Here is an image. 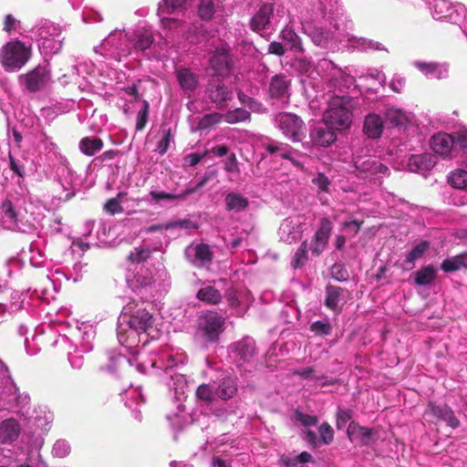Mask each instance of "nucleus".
Here are the masks:
<instances>
[{
	"mask_svg": "<svg viewBox=\"0 0 467 467\" xmlns=\"http://www.w3.org/2000/svg\"><path fill=\"white\" fill-rule=\"evenodd\" d=\"M352 100L348 97H334L324 113V121L335 130H342L352 122Z\"/></svg>",
	"mask_w": 467,
	"mask_h": 467,
	"instance_id": "6e6552de",
	"label": "nucleus"
},
{
	"mask_svg": "<svg viewBox=\"0 0 467 467\" xmlns=\"http://www.w3.org/2000/svg\"><path fill=\"white\" fill-rule=\"evenodd\" d=\"M127 400L125 404L129 408H132L133 404H140L144 402V398L141 393L140 388L130 389L126 392Z\"/></svg>",
	"mask_w": 467,
	"mask_h": 467,
	"instance_id": "e2e57ef3",
	"label": "nucleus"
},
{
	"mask_svg": "<svg viewBox=\"0 0 467 467\" xmlns=\"http://www.w3.org/2000/svg\"><path fill=\"white\" fill-rule=\"evenodd\" d=\"M0 389H7L12 391L16 389V384L14 383L7 367L0 360Z\"/></svg>",
	"mask_w": 467,
	"mask_h": 467,
	"instance_id": "13d9d810",
	"label": "nucleus"
},
{
	"mask_svg": "<svg viewBox=\"0 0 467 467\" xmlns=\"http://www.w3.org/2000/svg\"><path fill=\"white\" fill-rule=\"evenodd\" d=\"M94 50L107 58L119 62L133 56L130 31L113 30L102 40L99 46L94 47Z\"/></svg>",
	"mask_w": 467,
	"mask_h": 467,
	"instance_id": "423d86ee",
	"label": "nucleus"
},
{
	"mask_svg": "<svg viewBox=\"0 0 467 467\" xmlns=\"http://www.w3.org/2000/svg\"><path fill=\"white\" fill-rule=\"evenodd\" d=\"M186 259L193 265L201 267L213 259L211 247L202 243H192L184 251Z\"/></svg>",
	"mask_w": 467,
	"mask_h": 467,
	"instance_id": "f3484780",
	"label": "nucleus"
},
{
	"mask_svg": "<svg viewBox=\"0 0 467 467\" xmlns=\"http://www.w3.org/2000/svg\"><path fill=\"white\" fill-rule=\"evenodd\" d=\"M70 452V445L65 440H58L53 446L52 453L58 458H64Z\"/></svg>",
	"mask_w": 467,
	"mask_h": 467,
	"instance_id": "0e129e2a",
	"label": "nucleus"
},
{
	"mask_svg": "<svg viewBox=\"0 0 467 467\" xmlns=\"http://www.w3.org/2000/svg\"><path fill=\"white\" fill-rule=\"evenodd\" d=\"M383 127L381 118L377 114L371 113L365 118L363 131L368 138L377 139L380 137Z\"/></svg>",
	"mask_w": 467,
	"mask_h": 467,
	"instance_id": "f704fd0d",
	"label": "nucleus"
},
{
	"mask_svg": "<svg viewBox=\"0 0 467 467\" xmlns=\"http://www.w3.org/2000/svg\"><path fill=\"white\" fill-rule=\"evenodd\" d=\"M197 297L207 304L216 305L221 301L222 294L211 282H208L203 284L198 291Z\"/></svg>",
	"mask_w": 467,
	"mask_h": 467,
	"instance_id": "4c0bfd02",
	"label": "nucleus"
},
{
	"mask_svg": "<svg viewBox=\"0 0 467 467\" xmlns=\"http://www.w3.org/2000/svg\"><path fill=\"white\" fill-rule=\"evenodd\" d=\"M333 230V224L327 218H322L319 226L308 245L314 256L320 255L326 249Z\"/></svg>",
	"mask_w": 467,
	"mask_h": 467,
	"instance_id": "4468645a",
	"label": "nucleus"
},
{
	"mask_svg": "<svg viewBox=\"0 0 467 467\" xmlns=\"http://www.w3.org/2000/svg\"><path fill=\"white\" fill-rule=\"evenodd\" d=\"M210 64L218 76L226 75L230 71L231 58L229 47L226 44H222L214 50L210 58Z\"/></svg>",
	"mask_w": 467,
	"mask_h": 467,
	"instance_id": "4be33fe9",
	"label": "nucleus"
},
{
	"mask_svg": "<svg viewBox=\"0 0 467 467\" xmlns=\"http://www.w3.org/2000/svg\"><path fill=\"white\" fill-rule=\"evenodd\" d=\"M426 414H431L432 416L445 421L447 425L451 428H457L460 424L459 420L454 416L453 411L445 404L430 402Z\"/></svg>",
	"mask_w": 467,
	"mask_h": 467,
	"instance_id": "cd10ccee",
	"label": "nucleus"
},
{
	"mask_svg": "<svg viewBox=\"0 0 467 467\" xmlns=\"http://www.w3.org/2000/svg\"><path fill=\"white\" fill-rule=\"evenodd\" d=\"M177 80L184 92H192L198 84L196 76L187 68H180L177 70Z\"/></svg>",
	"mask_w": 467,
	"mask_h": 467,
	"instance_id": "ea45409f",
	"label": "nucleus"
},
{
	"mask_svg": "<svg viewBox=\"0 0 467 467\" xmlns=\"http://www.w3.org/2000/svg\"><path fill=\"white\" fill-rule=\"evenodd\" d=\"M348 299V292L346 289L334 285L327 286L325 306L329 309L339 313Z\"/></svg>",
	"mask_w": 467,
	"mask_h": 467,
	"instance_id": "5701e85b",
	"label": "nucleus"
},
{
	"mask_svg": "<svg viewBox=\"0 0 467 467\" xmlns=\"http://www.w3.org/2000/svg\"><path fill=\"white\" fill-rule=\"evenodd\" d=\"M223 119V114L220 113H210L202 117H196L192 119V130H208L219 123Z\"/></svg>",
	"mask_w": 467,
	"mask_h": 467,
	"instance_id": "e433bc0d",
	"label": "nucleus"
},
{
	"mask_svg": "<svg viewBox=\"0 0 467 467\" xmlns=\"http://www.w3.org/2000/svg\"><path fill=\"white\" fill-rule=\"evenodd\" d=\"M318 431H319V435H320V440L325 444H329L333 441L334 431L328 423L325 422V423L321 424L318 429Z\"/></svg>",
	"mask_w": 467,
	"mask_h": 467,
	"instance_id": "774afa93",
	"label": "nucleus"
},
{
	"mask_svg": "<svg viewBox=\"0 0 467 467\" xmlns=\"http://www.w3.org/2000/svg\"><path fill=\"white\" fill-rule=\"evenodd\" d=\"M132 358H127L123 355H113L109 358V369L113 371L117 367H122L127 364L135 365L140 372H149V369H163L166 374H170V381L167 382L169 388L173 389L177 400L188 391L189 382L185 376L180 372H173V368H178L184 364L186 356L169 346L162 347L160 351L149 352L145 344L138 349L131 352Z\"/></svg>",
	"mask_w": 467,
	"mask_h": 467,
	"instance_id": "f257e3e1",
	"label": "nucleus"
},
{
	"mask_svg": "<svg viewBox=\"0 0 467 467\" xmlns=\"http://www.w3.org/2000/svg\"><path fill=\"white\" fill-rule=\"evenodd\" d=\"M387 119L396 126H403L409 121V114L400 109L390 107L386 110Z\"/></svg>",
	"mask_w": 467,
	"mask_h": 467,
	"instance_id": "09e8293b",
	"label": "nucleus"
},
{
	"mask_svg": "<svg viewBox=\"0 0 467 467\" xmlns=\"http://www.w3.org/2000/svg\"><path fill=\"white\" fill-rule=\"evenodd\" d=\"M293 67L301 74H306L309 77H312V74L314 73V67L306 58H296Z\"/></svg>",
	"mask_w": 467,
	"mask_h": 467,
	"instance_id": "69168bd1",
	"label": "nucleus"
},
{
	"mask_svg": "<svg viewBox=\"0 0 467 467\" xmlns=\"http://www.w3.org/2000/svg\"><path fill=\"white\" fill-rule=\"evenodd\" d=\"M306 226V219L304 215L297 214L285 219L278 231L280 240L287 244L296 242L301 238Z\"/></svg>",
	"mask_w": 467,
	"mask_h": 467,
	"instance_id": "f8f14e48",
	"label": "nucleus"
},
{
	"mask_svg": "<svg viewBox=\"0 0 467 467\" xmlns=\"http://www.w3.org/2000/svg\"><path fill=\"white\" fill-rule=\"evenodd\" d=\"M151 255V250L150 247L143 244L138 247H135L129 254V267H139L145 265V263Z\"/></svg>",
	"mask_w": 467,
	"mask_h": 467,
	"instance_id": "c9c22d12",
	"label": "nucleus"
},
{
	"mask_svg": "<svg viewBox=\"0 0 467 467\" xmlns=\"http://www.w3.org/2000/svg\"><path fill=\"white\" fill-rule=\"evenodd\" d=\"M414 66L428 78L441 79L448 76V67L444 64L415 61Z\"/></svg>",
	"mask_w": 467,
	"mask_h": 467,
	"instance_id": "2f4dec72",
	"label": "nucleus"
},
{
	"mask_svg": "<svg viewBox=\"0 0 467 467\" xmlns=\"http://www.w3.org/2000/svg\"><path fill=\"white\" fill-rule=\"evenodd\" d=\"M130 40L133 56H137L140 52H144L151 47L153 35L150 28L138 27L133 31H130Z\"/></svg>",
	"mask_w": 467,
	"mask_h": 467,
	"instance_id": "412c9836",
	"label": "nucleus"
},
{
	"mask_svg": "<svg viewBox=\"0 0 467 467\" xmlns=\"http://www.w3.org/2000/svg\"><path fill=\"white\" fill-rule=\"evenodd\" d=\"M455 139L451 135L444 132H439L431 137V148L436 153L442 157H449Z\"/></svg>",
	"mask_w": 467,
	"mask_h": 467,
	"instance_id": "bb28decb",
	"label": "nucleus"
},
{
	"mask_svg": "<svg viewBox=\"0 0 467 467\" xmlns=\"http://www.w3.org/2000/svg\"><path fill=\"white\" fill-rule=\"evenodd\" d=\"M153 324V316L146 309L144 303L131 300L123 306L119 317L118 340L127 348H136L141 340L140 336L146 337L150 335Z\"/></svg>",
	"mask_w": 467,
	"mask_h": 467,
	"instance_id": "7ed1b4c3",
	"label": "nucleus"
},
{
	"mask_svg": "<svg viewBox=\"0 0 467 467\" xmlns=\"http://www.w3.org/2000/svg\"><path fill=\"white\" fill-rule=\"evenodd\" d=\"M39 47L46 55L57 54L62 47V39L60 36H52L39 43Z\"/></svg>",
	"mask_w": 467,
	"mask_h": 467,
	"instance_id": "603ef678",
	"label": "nucleus"
},
{
	"mask_svg": "<svg viewBox=\"0 0 467 467\" xmlns=\"http://www.w3.org/2000/svg\"><path fill=\"white\" fill-rule=\"evenodd\" d=\"M22 431L20 422L15 418L0 421V443L12 444L19 438Z\"/></svg>",
	"mask_w": 467,
	"mask_h": 467,
	"instance_id": "b1692460",
	"label": "nucleus"
},
{
	"mask_svg": "<svg viewBox=\"0 0 467 467\" xmlns=\"http://www.w3.org/2000/svg\"><path fill=\"white\" fill-rule=\"evenodd\" d=\"M22 306H23V300L20 299V296L16 293L13 296V301L9 305L0 303V311L3 313H5V312L13 313V312L19 310Z\"/></svg>",
	"mask_w": 467,
	"mask_h": 467,
	"instance_id": "338daca9",
	"label": "nucleus"
},
{
	"mask_svg": "<svg viewBox=\"0 0 467 467\" xmlns=\"http://www.w3.org/2000/svg\"><path fill=\"white\" fill-rule=\"evenodd\" d=\"M231 354L239 367L252 363L255 356V345L254 339L246 337L234 343L231 346Z\"/></svg>",
	"mask_w": 467,
	"mask_h": 467,
	"instance_id": "6ab92c4d",
	"label": "nucleus"
},
{
	"mask_svg": "<svg viewBox=\"0 0 467 467\" xmlns=\"http://www.w3.org/2000/svg\"><path fill=\"white\" fill-rule=\"evenodd\" d=\"M348 435L351 441H359L363 444H368L371 439L372 431L368 428L351 422L348 427Z\"/></svg>",
	"mask_w": 467,
	"mask_h": 467,
	"instance_id": "79ce46f5",
	"label": "nucleus"
},
{
	"mask_svg": "<svg viewBox=\"0 0 467 467\" xmlns=\"http://www.w3.org/2000/svg\"><path fill=\"white\" fill-rule=\"evenodd\" d=\"M333 230V224L327 218H322L319 226L308 245L314 256L320 255L326 249Z\"/></svg>",
	"mask_w": 467,
	"mask_h": 467,
	"instance_id": "2eb2a0df",
	"label": "nucleus"
},
{
	"mask_svg": "<svg viewBox=\"0 0 467 467\" xmlns=\"http://www.w3.org/2000/svg\"><path fill=\"white\" fill-rule=\"evenodd\" d=\"M354 167L359 173L369 171L371 173H383L388 170L386 166L369 156L363 157L355 155L353 158Z\"/></svg>",
	"mask_w": 467,
	"mask_h": 467,
	"instance_id": "c756f323",
	"label": "nucleus"
},
{
	"mask_svg": "<svg viewBox=\"0 0 467 467\" xmlns=\"http://www.w3.org/2000/svg\"><path fill=\"white\" fill-rule=\"evenodd\" d=\"M289 88V79H287L285 76L276 75L272 78L270 82L269 92L272 97L280 99H287L290 95Z\"/></svg>",
	"mask_w": 467,
	"mask_h": 467,
	"instance_id": "473e14b6",
	"label": "nucleus"
},
{
	"mask_svg": "<svg viewBox=\"0 0 467 467\" xmlns=\"http://www.w3.org/2000/svg\"><path fill=\"white\" fill-rule=\"evenodd\" d=\"M237 391L235 379L228 377L223 379L215 389V394L222 400L233 398Z\"/></svg>",
	"mask_w": 467,
	"mask_h": 467,
	"instance_id": "a19ab883",
	"label": "nucleus"
},
{
	"mask_svg": "<svg viewBox=\"0 0 467 467\" xmlns=\"http://www.w3.org/2000/svg\"><path fill=\"white\" fill-rule=\"evenodd\" d=\"M282 40L290 50L303 53L304 47L301 43L300 37L296 34L294 29L285 26L280 33Z\"/></svg>",
	"mask_w": 467,
	"mask_h": 467,
	"instance_id": "58836bf2",
	"label": "nucleus"
},
{
	"mask_svg": "<svg viewBox=\"0 0 467 467\" xmlns=\"http://www.w3.org/2000/svg\"><path fill=\"white\" fill-rule=\"evenodd\" d=\"M73 337L74 338L70 339L63 336L57 343L62 344L70 341L74 345L75 352L78 351V348H80V352H89L92 349V342L95 337V330L92 327L86 326L84 330L78 328Z\"/></svg>",
	"mask_w": 467,
	"mask_h": 467,
	"instance_id": "a211bd4d",
	"label": "nucleus"
},
{
	"mask_svg": "<svg viewBox=\"0 0 467 467\" xmlns=\"http://www.w3.org/2000/svg\"><path fill=\"white\" fill-rule=\"evenodd\" d=\"M184 1L161 0L159 4L158 16L166 37H188V35L195 33L200 28L201 25L190 21Z\"/></svg>",
	"mask_w": 467,
	"mask_h": 467,
	"instance_id": "20e7f679",
	"label": "nucleus"
},
{
	"mask_svg": "<svg viewBox=\"0 0 467 467\" xmlns=\"http://www.w3.org/2000/svg\"><path fill=\"white\" fill-rule=\"evenodd\" d=\"M169 230L174 231L177 235L188 234L198 228L196 223L190 219H181L168 222Z\"/></svg>",
	"mask_w": 467,
	"mask_h": 467,
	"instance_id": "37998d69",
	"label": "nucleus"
},
{
	"mask_svg": "<svg viewBox=\"0 0 467 467\" xmlns=\"http://www.w3.org/2000/svg\"><path fill=\"white\" fill-rule=\"evenodd\" d=\"M225 205L228 211L240 213L246 208L248 201L239 193L230 192L225 197Z\"/></svg>",
	"mask_w": 467,
	"mask_h": 467,
	"instance_id": "c03bdc74",
	"label": "nucleus"
},
{
	"mask_svg": "<svg viewBox=\"0 0 467 467\" xmlns=\"http://www.w3.org/2000/svg\"><path fill=\"white\" fill-rule=\"evenodd\" d=\"M436 164V158L431 153L411 155L408 160V169L412 172H424L432 169Z\"/></svg>",
	"mask_w": 467,
	"mask_h": 467,
	"instance_id": "c85d7f7f",
	"label": "nucleus"
},
{
	"mask_svg": "<svg viewBox=\"0 0 467 467\" xmlns=\"http://www.w3.org/2000/svg\"><path fill=\"white\" fill-rule=\"evenodd\" d=\"M342 16H328L327 21L330 26L334 28H327L320 26H314L310 23L303 25L305 33L311 38L312 42L320 47L327 48L332 51L342 48H353L358 50H382L384 47L380 43L372 40L357 37L351 36L348 31V25Z\"/></svg>",
	"mask_w": 467,
	"mask_h": 467,
	"instance_id": "f03ea898",
	"label": "nucleus"
},
{
	"mask_svg": "<svg viewBox=\"0 0 467 467\" xmlns=\"http://www.w3.org/2000/svg\"><path fill=\"white\" fill-rule=\"evenodd\" d=\"M61 30L54 24L46 23L38 28V36L39 41L52 37V36H60Z\"/></svg>",
	"mask_w": 467,
	"mask_h": 467,
	"instance_id": "052dcab7",
	"label": "nucleus"
},
{
	"mask_svg": "<svg viewBox=\"0 0 467 467\" xmlns=\"http://www.w3.org/2000/svg\"><path fill=\"white\" fill-rule=\"evenodd\" d=\"M31 56V44L11 40L0 50V63L5 71L17 72L29 61Z\"/></svg>",
	"mask_w": 467,
	"mask_h": 467,
	"instance_id": "0eeeda50",
	"label": "nucleus"
},
{
	"mask_svg": "<svg viewBox=\"0 0 467 467\" xmlns=\"http://www.w3.org/2000/svg\"><path fill=\"white\" fill-rule=\"evenodd\" d=\"M150 202L162 204L164 202H171L180 200L185 196V194L178 195L170 192L152 190L150 192Z\"/></svg>",
	"mask_w": 467,
	"mask_h": 467,
	"instance_id": "3c124183",
	"label": "nucleus"
},
{
	"mask_svg": "<svg viewBox=\"0 0 467 467\" xmlns=\"http://www.w3.org/2000/svg\"><path fill=\"white\" fill-rule=\"evenodd\" d=\"M225 318L217 312L209 311L201 315L197 324V337L205 342L215 343L224 330Z\"/></svg>",
	"mask_w": 467,
	"mask_h": 467,
	"instance_id": "1a4fd4ad",
	"label": "nucleus"
},
{
	"mask_svg": "<svg viewBox=\"0 0 467 467\" xmlns=\"http://www.w3.org/2000/svg\"><path fill=\"white\" fill-rule=\"evenodd\" d=\"M3 392H5L9 395H15V400L16 402V405L18 406L17 413L21 414L22 416H26L28 414L29 410V403H30V398L27 394H17V388L16 387V389H13L12 391H8L7 389H2Z\"/></svg>",
	"mask_w": 467,
	"mask_h": 467,
	"instance_id": "8fccbe9b",
	"label": "nucleus"
},
{
	"mask_svg": "<svg viewBox=\"0 0 467 467\" xmlns=\"http://www.w3.org/2000/svg\"><path fill=\"white\" fill-rule=\"evenodd\" d=\"M310 330L317 336H328L332 332V326L328 321L318 320L311 324Z\"/></svg>",
	"mask_w": 467,
	"mask_h": 467,
	"instance_id": "680f3d73",
	"label": "nucleus"
},
{
	"mask_svg": "<svg viewBox=\"0 0 467 467\" xmlns=\"http://www.w3.org/2000/svg\"><path fill=\"white\" fill-rule=\"evenodd\" d=\"M314 72L319 76L327 77L333 81L340 78L348 87L354 83L353 77L348 75L341 68L336 67L331 60L326 58L318 61L317 65L314 67Z\"/></svg>",
	"mask_w": 467,
	"mask_h": 467,
	"instance_id": "aec40b11",
	"label": "nucleus"
},
{
	"mask_svg": "<svg viewBox=\"0 0 467 467\" xmlns=\"http://www.w3.org/2000/svg\"><path fill=\"white\" fill-rule=\"evenodd\" d=\"M466 266H467V256L464 254H458L453 257L445 259L442 262L441 268L444 272L450 273V272L459 271L462 268H465Z\"/></svg>",
	"mask_w": 467,
	"mask_h": 467,
	"instance_id": "a18cd8bd",
	"label": "nucleus"
},
{
	"mask_svg": "<svg viewBox=\"0 0 467 467\" xmlns=\"http://www.w3.org/2000/svg\"><path fill=\"white\" fill-rule=\"evenodd\" d=\"M449 182L453 188L467 189V171L462 169L451 171Z\"/></svg>",
	"mask_w": 467,
	"mask_h": 467,
	"instance_id": "5fc2aeb1",
	"label": "nucleus"
},
{
	"mask_svg": "<svg viewBox=\"0 0 467 467\" xmlns=\"http://www.w3.org/2000/svg\"><path fill=\"white\" fill-rule=\"evenodd\" d=\"M430 244L427 241H422L415 245L412 250L407 254L405 263L414 265V263L421 258L423 254L428 251Z\"/></svg>",
	"mask_w": 467,
	"mask_h": 467,
	"instance_id": "6e6d98bb",
	"label": "nucleus"
},
{
	"mask_svg": "<svg viewBox=\"0 0 467 467\" xmlns=\"http://www.w3.org/2000/svg\"><path fill=\"white\" fill-rule=\"evenodd\" d=\"M103 142L99 138L86 137L79 142V150L88 156H92L102 149Z\"/></svg>",
	"mask_w": 467,
	"mask_h": 467,
	"instance_id": "49530a36",
	"label": "nucleus"
},
{
	"mask_svg": "<svg viewBox=\"0 0 467 467\" xmlns=\"http://www.w3.org/2000/svg\"><path fill=\"white\" fill-rule=\"evenodd\" d=\"M334 128L327 125L317 126L310 131V139L313 145L327 147L336 140Z\"/></svg>",
	"mask_w": 467,
	"mask_h": 467,
	"instance_id": "a878e982",
	"label": "nucleus"
},
{
	"mask_svg": "<svg viewBox=\"0 0 467 467\" xmlns=\"http://www.w3.org/2000/svg\"><path fill=\"white\" fill-rule=\"evenodd\" d=\"M208 91L211 100L219 109L226 107L227 101L233 99L232 89H229L224 84H210Z\"/></svg>",
	"mask_w": 467,
	"mask_h": 467,
	"instance_id": "7c9ffc66",
	"label": "nucleus"
},
{
	"mask_svg": "<svg viewBox=\"0 0 467 467\" xmlns=\"http://www.w3.org/2000/svg\"><path fill=\"white\" fill-rule=\"evenodd\" d=\"M51 79L50 68L47 65H38L26 74L19 77L20 83L29 91L37 92L45 89Z\"/></svg>",
	"mask_w": 467,
	"mask_h": 467,
	"instance_id": "9b49d317",
	"label": "nucleus"
},
{
	"mask_svg": "<svg viewBox=\"0 0 467 467\" xmlns=\"http://www.w3.org/2000/svg\"><path fill=\"white\" fill-rule=\"evenodd\" d=\"M215 391L209 384H202L196 389V398L199 401L211 403L213 400Z\"/></svg>",
	"mask_w": 467,
	"mask_h": 467,
	"instance_id": "bf43d9fd",
	"label": "nucleus"
},
{
	"mask_svg": "<svg viewBox=\"0 0 467 467\" xmlns=\"http://www.w3.org/2000/svg\"><path fill=\"white\" fill-rule=\"evenodd\" d=\"M274 7L271 4L263 5L252 17L251 27L254 31H261L270 24V17L273 16Z\"/></svg>",
	"mask_w": 467,
	"mask_h": 467,
	"instance_id": "72a5a7b5",
	"label": "nucleus"
},
{
	"mask_svg": "<svg viewBox=\"0 0 467 467\" xmlns=\"http://www.w3.org/2000/svg\"><path fill=\"white\" fill-rule=\"evenodd\" d=\"M139 204V200L129 198L126 192H119L109 199L104 205L107 213L114 215Z\"/></svg>",
	"mask_w": 467,
	"mask_h": 467,
	"instance_id": "393cba45",
	"label": "nucleus"
},
{
	"mask_svg": "<svg viewBox=\"0 0 467 467\" xmlns=\"http://www.w3.org/2000/svg\"><path fill=\"white\" fill-rule=\"evenodd\" d=\"M24 203L22 199H6L2 202L0 215L5 228L22 233L35 229L36 218L32 213H28L26 208H23Z\"/></svg>",
	"mask_w": 467,
	"mask_h": 467,
	"instance_id": "39448f33",
	"label": "nucleus"
},
{
	"mask_svg": "<svg viewBox=\"0 0 467 467\" xmlns=\"http://www.w3.org/2000/svg\"><path fill=\"white\" fill-rule=\"evenodd\" d=\"M307 247V242L305 241L295 253L291 262V265L294 268H300L306 264L308 260Z\"/></svg>",
	"mask_w": 467,
	"mask_h": 467,
	"instance_id": "4d7b16f0",
	"label": "nucleus"
},
{
	"mask_svg": "<svg viewBox=\"0 0 467 467\" xmlns=\"http://www.w3.org/2000/svg\"><path fill=\"white\" fill-rule=\"evenodd\" d=\"M436 275L437 270L434 266H424L415 274V283L418 285H427L436 278Z\"/></svg>",
	"mask_w": 467,
	"mask_h": 467,
	"instance_id": "de8ad7c7",
	"label": "nucleus"
},
{
	"mask_svg": "<svg viewBox=\"0 0 467 467\" xmlns=\"http://www.w3.org/2000/svg\"><path fill=\"white\" fill-rule=\"evenodd\" d=\"M250 113L241 108L234 110H229L225 114H223V119L230 124H234L249 119Z\"/></svg>",
	"mask_w": 467,
	"mask_h": 467,
	"instance_id": "864d4df0",
	"label": "nucleus"
},
{
	"mask_svg": "<svg viewBox=\"0 0 467 467\" xmlns=\"http://www.w3.org/2000/svg\"><path fill=\"white\" fill-rule=\"evenodd\" d=\"M153 283L152 273L146 265L129 267L127 284L133 291L142 293L151 289Z\"/></svg>",
	"mask_w": 467,
	"mask_h": 467,
	"instance_id": "ddd939ff",
	"label": "nucleus"
},
{
	"mask_svg": "<svg viewBox=\"0 0 467 467\" xmlns=\"http://www.w3.org/2000/svg\"><path fill=\"white\" fill-rule=\"evenodd\" d=\"M275 122L283 134L293 141H301L306 133L304 121L292 113H279L275 117Z\"/></svg>",
	"mask_w": 467,
	"mask_h": 467,
	"instance_id": "9d476101",
	"label": "nucleus"
},
{
	"mask_svg": "<svg viewBox=\"0 0 467 467\" xmlns=\"http://www.w3.org/2000/svg\"><path fill=\"white\" fill-rule=\"evenodd\" d=\"M262 147L271 155L289 160L295 166L303 168V163L299 161L301 155L288 144L268 139L262 143Z\"/></svg>",
	"mask_w": 467,
	"mask_h": 467,
	"instance_id": "dca6fc26",
	"label": "nucleus"
}]
</instances>
